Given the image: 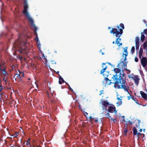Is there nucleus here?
<instances>
[{"label":"nucleus","instance_id":"nucleus-27","mask_svg":"<svg viewBox=\"0 0 147 147\" xmlns=\"http://www.w3.org/2000/svg\"><path fill=\"white\" fill-rule=\"evenodd\" d=\"M105 116L107 118H111V117L110 115V114L108 113H107L105 114Z\"/></svg>","mask_w":147,"mask_h":147},{"label":"nucleus","instance_id":"nucleus-6","mask_svg":"<svg viewBox=\"0 0 147 147\" xmlns=\"http://www.w3.org/2000/svg\"><path fill=\"white\" fill-rule=\"evenodd\" d=\"M125 61H124V59L123 61H122L117 65V67L120 68V69H121L123 71L125 70V68H127V63L125 62Z\"/></svg>","mask_w":147,"mask_h":147},{"label":"nucleus","instance_id":"nucleus-3","mask_svg":"<svg viewBox=\"0 0 147 147\" xmlns=\"http://www.w3.org/2000/svg\"><path fill=\"white\" fill-rule=\"evenodd\" d=\"M26 43L19 39H18L15 42V45L18 48L20 53H25V49L24 47L26 45Z\"/></svg>","mask_w":147,"mask_h":147},{"label":"nucleus","instance_id":"nucleus-16","mask_svg":"<svg viewBox=\"0 0 147 147\" xmlns=\"http://www.w3.org/2000/svg\"><path fill=\"white\" fill-rule=\"evenodd\" d=\"M59 84H61L62 82H65V81L62 77L60 76L59 75Z\"/></svg>","mask_w":147,"mask_h":147},{"label":"nucleus","instance_id":"nucleus-54","mask_svg":"<svg viewBox=\"0 0 147 147\" xmlns=\"http://www.w3.org/2000/svg\"><path fill=\"white\" fill-rule=\"evenodd\" d=\"M130 96H129V97H128V100H129V99H130Z\"/></svg>","mask_w":147,"mask_h":147},{"label":"nucleus","instance_id":"nucleus-33","mask_svg":"<svg viewBox=\"0 0 147 147\" xmlns=\"http://www.w3.org/2000/svg\"><path fill=\"white\" fill-rule=\"evenodd\" d=\"M142 135L143 136V137H142V138H143L145 136V135H144V134H141V133L138 132L137 134V136H138V135Z\"/></svg>","mask_w":147,"mask_h":147},{"label":"nucleus","instance_id":"nucleus-30","mask_svg":"<svg viewBox=\"0 0 147 147\" xmlns=\"http://www.w3.org/2000/svg\"><path fill=\"white\" fill-rule=\"evenodd\" d=\"M7 68V67L5 65L3 66V69L1 68V71H6Z\"/></svg>","mask_w":147,"mask_h":147},{"label":"nucleus","instance_id":"nucleus-42","mask_svg":"<svg viewBox=\"0 0 147 147\" xmlns=\"http://www.w3.org/2000/svg\"><path fill=\"white\" fill-rule=\"evenodd\" d=\"M142 55V54L139 53V56L140 59L141 58V57Z\"/></svg>","mask_w":147,"mask_h":147},{"label":"nucleus","instance_id":"nucleus-61","mask_svg":"<svg viewBox=\"0 0 147 147\" xmlns=\"http://www.w3.org/2000/svg\"><path fill=\"white\" fill-rule=\"evenodd\" d=\"M108 28L109 29H110L111 28V27H108Z\"/></svg>","mask_w":147,"mask_h":147},{"label":"nucleus","instance_id":"nucleus-53","mask_svg":"<svg viewBox=\"0 0 147 147\" xmlns=\"http://www.w3.org/2000/svg\"><path fill=\"white\" fill-rule=\"evenodd\" d=\"M56 73L58 74H59V71H57L56 72Z\"/></svg>","mask_w":147,"mask_h":147},{"label":"nucleus","instance_id":"nucleus-34","mask_svg":"<svg viewBox=\"0 0 147 147\" xmlns=\"http://www.w3.org/2000/svg\"><path fill=\"white\" fill-rule=\"evenodd\" d=\"M18 133H17L15 134L12 135V136H13V138L17 137L18 136V135L17 134Z\"/></svg>","mask_w":147,"mask_h":147},{"label":"nucleus","instance_id":"nucleus-52","mask_svg":"<svg viewBox=\"0 0 147 147\" xmlns=\"http://www.w3.org/2000/svg\"><path fill=\"white\" fill-rule=\"evenodd\" d=\"M139 131L140 132H141L142 131V129H140Z\"/></svg>","mask_w":147,"mask_h":147},{"label":"nucleus","instance_id":"nucleus-32","mask_svg":"<svg viewBox=\"0 0 147 147\" xmlns=\"http://www.w3.org/2000/svg\"><path fill=\"white\" fill-rule=\"evenodd\" d=\"M124 134H126L127 132V128H125L124 129Z\"/></svg>","mask_w":147,"mask_h":147},{"label":"nucleus","instance_id":"nucleus-46","mask_svg":"<svg viewBox=\"0 0 147 147\" xmlns=\"http://www.w3.org/2000/svg\"><path fill=\"white\" fill-rule=\"evenodd\" d=\"M103 90H101V91H100V94H99V95H101V94H102V92H103Z\"/></svg>","mask_w":147,"mask_h":147},{"label":"nucleus","instance_id":"nucleus-50","mask_svg":"<svg viewBox=\"0 0 147 147\" xmlns=\"http://www.w3.org/2000/svg\"><path fill=\"white\" fill-rule=\"evenodd\" d=\"M69 90H70V91H71V92H72L73 91V90L71 88H69Z\"/></svg>","mask_w":147,"mask_h":147},{"label":"nucleus","instance_id":"nucleus-47","mask_svg":"<svg viewBox=\"0 0 147 147\" xmlns=\"http://www.w3.org/2000/svg\"><path fill=\"white\" fill-rule=\"evenodd\" d=\"M19 59L21 60H22V59H23V57L21 56H20L19 57Z\"/></svg>","mask_w":147,"mask_h":147},{"label":"nucleus","instance_id":"nucleus-37","mask_svg":"<svg viewBox=\"0 0 147 147\" xmlns=\"http://www.w3.org/2000/svg\"><path fill=\"white\" fill-rule=\"evenodd\" d=\"M135 61L136 62H138V58L137 57H135L134 59Z\"/></svg>","mask_w":147,"mask_h":147},{"label":"nucleus","instance_id":"nucleus-8","mask_svg":"<svg viewBox=\"0 0 147 147\" xmlns=\"http://www.w3.org/2000/svg\"><path fill=\"white\" fill-rule=\"evenodd\" d=\"M134 76V75L133 74H132L130 75H129V78H131L134 81V82L135 84L138 86L139 84V79L138 78L137 76H134V78L132 77H131V76Z\"/></svg>","mask_w":147,"mask_h":147},{"label":"nucleus","instance_id":"nucleus-36","mask_svg":"<svg viewBox=\"0 0 147 147\" xmlns=\"http://www.w3.org/2000/svg\"><path fill=\"white\" fill-rule=\"evenodd\" d=\"M51 64H56V62L54 61L53 60H51Z\"/></svg>","mask_w":147,"mask_h":147},{"label":"nucleus","instance_id":"nucleus-49","mask_svg":"<svg viewBox=\"0 0 147 147\" xmlns=\"http://www.w3.org/2000/svg\"><path fill=\"white\" fill-rule=\"evenodd\" d=\"M89 118L90 119H93V118L91 116H90L89 117Z\"/></svg>","mask_w":147,"mask_h":147},{"label":"nucleus","instance_id":"nucleus-24","mask_svg":"<svg viewBox=\"0 0 147 147\" xmlns=\"http://www.w3.org/2000/svg\"><path fill=\"white\" fill-rule=\"evenodd\" d=\"M26 145L28 147H32V146H31L30 143L29 142V140H27L26 142Z\"/></svg>","mask_w":147,"mask_h":147},{"label":"nucleus","instance_id":"nucleus-62","mask_svg":"<svg viewBox=\"0 0 147 147\" xmlns=\"http://www.w3.org/2000/svg\"><path fill=\"white\" fill-rule=\"evenodd\" d=\"M98 121V120H95V121H96V122H97Z\"/></svg>","mask_w":147,"mask_h":147},{"label":"nucleus","instance_id":"nucleus-48","mask_svg":"<svg viewBox=\"0 0 147 147\" xmlns=\"http://www.w3.org/2000/svg\"><path fill=\"white\" fill-rule=\"evenodd\" d=\"M131 98L132 99L134 100H135L134 99H135V98L134 96H133Z\"/></svg>","mask_w":147,"mask_h":147},{"label":"nucleus","instance_id":"nucleus-23","mask_svg":"<svg viewBox=\"0 0 147 147\" xmlns=\"http://www.w3.org/2000/svg\"><path fill=\"white\" fill-rule=\"evenodd\" d=\"M140 40V38L138 37H136L135 38L136 44H139V41Z\"/></svg>","mask_w":147,"mask_h":147},{"label":"nucleus","instance_id":"nucleus-44","mask_svg":"<svg viewBox=\"0 0 147 147\" xmlns=\"http://www.w3.org/2000/svg\"><path fill=\"white\" fill-rule=\"evenodd\" d=\"M128 123L129 124H130V125H131L132 124L131 122L130 121H128Z\"/></svg>","mask_w":147,"mask_h":147},{"label":"nucleus","instance_id":"nucleus-25","mask_svg":"<svg viewBox=\"0 0 147 147\" xmlns=\"http://www.w3.org/2000/svg\"><path fill=\"white\" fill-rule=\"evenodd\" d=\"M147 47V41H145L144 42L143 47L144 49H145Z\"/></svg>","mask_w":147,"mask_h":147},{"label":"nucleus","instance_id":"nucleus-60","mask_svg":"<svg viewBox=\"0 0 147 147\" xmlns=\"http://www.w3.org/2000/svg\"><path fill=\"white\" fill-rule=\"evenodd\" d=\"M66 84L68 85V86H69V85L68 83H67V84Z\"/></svg>","mask_w":147,"mask_h":147},{"label":"nucleus","instance_id":"nucleus-51","mask_svg":"<svg viewBox=\"0 0 147 147\" xmlns=\"http://www.w3.org/2000/svg\"><path fill=\"white\" fill-rule=\"evenodd\" d=\"M69 90H70V91H71V92H72L73 91V90L71 88H69Z\"/></svg>","mask_w":147,"mask_h":147},{"label":"nucleus","instance_id":"nucleus-57","mask_svg":"<svg viewBox=\"0 0 147 147\" xmlns=\"http://www.w3.org/2000/svg\"><path fill=\"white\" fill-rule=\"evenodd\" d=\"M145 129H143V131L144 132H145Z\"/></svg>","mask_w":147,"mask_h":147},{"label":"nucleus","instance_id":"nucleus-55","mask_svg":"<svg viewBox=\"0 0 147 147\" xmlns=\"http://www.w3.org/2000/svg\"><path fill=\"white\" fill-rule=\"evenodd\" d=\"M122 117L123 118V119H124V116H122Z\"/></svg>","mask_w":147,"mask_h":147},{"label":"nucleus","instance_id":"nucleus-28","mask_svg":"<svg viewBox=\"0 0 147 147\" xmlns=\"http://www.w3.org/2000/svg\"><path fill=\"white\" fill-rule=\"evenodd\" d=\"M119 26L121 28H122L121 29H122L123 30V29H124V26L123 24L121 23L119 25Z\"/></svg>","mask_w":147,"mask_h":147},{"label":"nucleus","instance_id":"nucleus-56","mask_svg":"<svg viewBox=\"0 0 147 147\" xmlns=\"http://www.w3.org/2000/svg\"><path fill=\"white\" fill-rule=\"evenodd\" d=\"M71 88V87L70 86V85L69 86H68V88L69 89V88Z\"/></svg>","mask_w":147,"mask_h":147},{"label":"nucleus","instance_id":"nucleus-15","mask_svg":"<svg viewBox=\"0 0 147 147\" xmlns=\"http://www.w3.org/2000/svg\"><path fill=\"white\" fill-rule=\"evenodd\" d=\"M127 47H125V48L124 49V52H125V54L123 53V57H124V55H125V58L124 59V61H126L127 60L126 57H127V54L128 53L127 50Z\"/></svg>","mask_w":147,"mask_h":147},{"label":"nucleus","instance_id":"nucleus-20","mask_svg":"<svg viewBox=\"0 0 147 147\" xmlns=\"http://www.w3.org/2000/svg\"><path fill=\"white\" fill-rule=\"evenodd\" d=\"M145 36L143 34L142 32L141 33V40L142 42H143L145 39Z\"/></svg>","mask_w":147,"mask_h":147},{"label":"nucleus","instance_id":"nucleus-21","mask_svg":"<svg viewBox=\"0 0 147 147\" xmlns=\"http://www.w3.org/2000/svg\"><path fill=\"white\" fill-rule=\"evenodd\" d=\"M34 40L36 41V43H37L38 47H39V46H40V41L39 40L38 38V39H37L36 38H34Z\"/></svg>","mask_w":147,"mask_h":147},{"label":"nucleus","instance_id":"nucleus-38","mask_svg":"<svg viewBox=\"0 0 147 147\" xmlns=\"http://www.w3.org/2000/svg\"><path fill=\"white\" fill-rule=\"evenodd\" d=\"M6 64V63L5 62H3L2 63L1 65V66L2 65L3 66H5V64Z\"/></svg>","mask_w":147,"mask_h":147},{"label":"nucleus","instance_id":"nucleus-17","mask_svg":"<svg viewBox=\"0 0 147 147\" xmlns=\"http://www.w3.org/2000/svg\"><path fill=\"white\" fill-rule=\"evenodd\" d=\"M117 99L118 100V102H117V104H118V106L121 105L122 103V99L120 98L119 97H117Z\"/></svg>","mask_w":147,"mask_h":147},{"label":"nucleus","instance_id":"nucleus-58","mask_svg":"<svg viewBox=\"0 0 147 147\" xmlns=\"http://www.w3.org/2000/svg\"><path fill=\"white\" fill-rule=\"evenodd\" d=\"M102 64L103 65H105V63H102Z\"/></svg>","mask_w":147,"mask_h":147},{"label":"nucleus","instance_id":"nucleus-63","mask_svg":"<svg viewBox=\"0 0 147 147\" xmlns=\"http://www.w3.org/2000/svg\"><path fill=\"white\" fill-rule=\"evenodd\" d=\"M85 113H86V114L87 115H88V113L87 112H86Z\"/></svg>","mask_w":147,"mask_h":147},{"label":"nucleus","instance_id":"nucleus-9","mask_svg":"<svg viewBox=\"0 0 147 147\" xmlns=\"http://www.w3.org/2000/svg\"><path fill=\"white\" fill-rule=\"evenodd\" d=\"M141 65L144 67H146L147 64V58L145 57H142L141 60Z\"/></svg>","mask_w":147,"mask_h":147},{"label":"nucleus","instance_id":"nucleus-35","mask_svg":"<svg viewBox=\"0 0 147 147\" xmlns=\"http://www.w3.org/2000/svg\"><path fill=\"white\" fill-rule=\"evenodd\" d=\"M125 70L127 71V74H129L130 73L131 71L130 70L127 69V68H125Z\"/></svg>","mask_w":147,"mask_h":147},{"label":"nucleus","instance_id":"nucleus-40","mask_svg":"<svg viewBox=\"0 0 147 147\" xmlns=\"http://www.w3.org/2000/svg\"><path fill=\"white\" fill-rule=\"evenodd\" d=\"M5 77L4 76L3 79V81L4 80L5 82H6V78H5Z\"/></svg>","mask_w":147,"mask_h":147},{"label":"nucleus","instance_id":"nucleus-43","mask_svg":"<svg viewBox=\"0 0 147 147\" xmlns=\"http://www.w3.org/2000/svg\"><path fill=\"white\" fill-rule=\"evenodd\" d=\"M17 73H16V74H15V76H14V78H15V80H16V78H17V77H16V78H15V76H16V75H17V76H18V74H17Z\"/></svg>","mask_w":147,"mask_h":147},{"label":"nucleus","instance_id":"nucleus-18","mask_svg":"<svg viewBox=\"0 0 147 147\" xmlns=\"http://www.w3.org/2000/svg\"><path fill=\"white\" fill-rule=\"evenodd\" d=\"M133 131L134 136L137 135L138 132L137 129L135 127H133Z\"/></svg>","mask_w":147,"mask_h":147},{"label":"nucleus","instance_id":"nucleus-26","mask_svg":"<svg viewBox=\"0 0 147 147\" xmlns=\"http://www.w3.org/2000/svg\"><path fill=\"white\" fill-rule=\"evenodd\" d=\"M135 47L134 46L132 47L131 49V53L132 54H133L134 53L135 51Z\"/></svg>","mask_w":147,"mask_h":147},{"label":"nucleus","instance_id":"nucleus-59","mask_svg":"<svg viewBox=\"0 0 147 147\" xmlns=\"http://www.w3.org/2000/svg\"><path fill=\"white\" fill-rule=\"evenodd\" d=\"M115 43V41H113V43H113V44H114V43Z\"/></svg>","mask_w":147,"mask_h":147},{"label":"nucleus","instance_id":"nucleus-7","mask_svg":"<svg viewBox=\"0 0 147 147\" xmlns=\"http://www.w3.org/2000/svg\"><path fill=\"white\" fill-rule=\"evenodd\" d=\"M29 22H30L31 25V28L33 29L34 31V35L36 36V37L35 38H36L38 39V37L37 34L36 32V30H37V28L35 26V24H34L33 20H32V22L31 21H29Z\"/></svg>","mask_w":147,"mask_h":147},{"label":"nucleus","instance_id":"nucleus-4","mask_svg":"<svg viewBox=\"0 0 147 147\" xmlns=\"http://www.w3.org/2000/svg\"><path fill=\"white\" fill-rule=\"evenodd\" d=\"M119 76H120V78L119 77H118V78H118V79H119V80H120V81H118V82H120V81H121V79H123L124 80V81H125V83H124V85L125 86V89H123L125 91V92H127L128 93H129V91L128 90H129V86H128V84H127V83L126 82V77L125 76V74H121V72H120V74H119ZM122 84V83H121H121H119V85H121L122 86V85H121Z\"/></svg>","mask_w":147,"mask_h":147},{"label":"nucleus","instance_id":"nucleus-1","mask_svg":"<svg viewBox=\"0 0 147 147\" xmlns=\"http://www.w3.org/2000/svg\"><path fill=\"white\" fill-rule=\"evenodd\" d=\"M117 78V76L116 75H113L111 78V80H109L108 78L105 77L104 78V80L103 81V83L106 85H110L111 83L114 84V87L116 88L117 89H125V86L124 85L125 81L123 79H121L120 82H121L122 86L119 85V83L121 82H118V81H120Z\"/></svg>","mask_w":147,"mask_h":147},{"label":"nucleus","instance_id":"nucleus-64","mask_svg":"<svg viewBox=\"0 0 147 147\" xmlns=\"http://www.w3.org/2000/svg\"><path fill=\"white\" fill-rule=\"evenodd\" d=\"M102 55H103L104 54V53H102Z\"/></svg>","mask_w":147,"mask_h":147},{"label":"nucleus","instance_id":"nucleus-19","mask_svg":"<svg viewBox=\"0 0 147 147\" xmlns=\"http://www.w3.org/2000/svg\"><path fill=\"white\" fill-rule=\"evenodd\" d=\"M20 74L18 75V76H17V77H18L20 78L21 77H24V74L23 72H20Z\"/></svg>","mask_w":147,"mask_h":147},{"label":"nucleus","instance_id":"nucleus-12","mask_svg":"<svg viewBox=\"0 0 147 147\" xmlns=\"http://www.w3.org/2000/svg\"><path fill=\"white\" fill-rule=\"evenodd\" d=\"M114 72L116 73V74L115 75H116L117 76V78L118 79V77H119L120 78V77L121 76H119V74H120V71L121 72V69H119V68H114Z\"/></svg>","mask_w":147,"mask_h":147},{"label":"nucleus","instance_id":"nucleus-2","mask_svg":"<svg viewBox=\"0 0 147 147\" xmlns=\"http://www.w3.org/2000/svg\"><path fill=\"white\" fill-rule=\"evenodd\" d=\"M117 29H119V32L117 29L115 28H113L112 30L110 31V33L111 34L113 33V34H115V36L116 37H118L116 38L115 41V44L118 45V46L119 47L122 44V43H120L119 42L121 41V39L120 38L121 35L123 33L122 29H119V26H118L117 27Z\"/></svg>","mask_w":147,"mask_h":147},{"label":"nucleus","instance_id":"nucleus-5","mask_svg":"<svg viewBox=\"0 0 147 147\" xmlns=\"http://www.w3.org/2000/svg\"><path fill=\"white\" fill-rule=\"evenodd\" d=\"M27 0H24V11L23 13L26 15V17L28 18L29 21L32 22V19L30 16L29 14L27 11L28 5L27 2Z\"/></svg>","mask_w":147,"mask_h":147},{"label":"nucleus","instance_id":"nucleus-41","mask_svg":"<svg viewBox=\"0 0 147 147\" xmlns=\"http://www.w3.org/2000/svg\"><path fill=\"white\" fill-rule=\"evenodd\" d=\"M44 57V59L46 60V62H47V59L45 57L44 54H43V55H42V57Z\"/></svg>","mask_w":147,"mask_h":147},{"label":"nucleus","instance_id":"nucleus-10","mask_svg":"<svg viewBox=\"0 0 147 147\" xmlns=\"http://www.w3.org/2000/svg\"><path fill=\"white\" fill-rule=\"evenodd\" d=\"M102 67L103 68V69L101 70L100 74H102L104 77H107L108 76V73H107V74H103L105 72V71L106 69L107 68V65H105V66H104L103 65Z\"/></svg>","mask_w":147,"mask_h":147},{"label":"nucleus","instance_id":"nucleus-45","mask_svg":"<svg viewBox=\"0 0 147 147\" xmlns=\"http://www.w3.org/2000/svg\"><path fill=\"white\" fill-rule=\"evenodd\" d=\"M111 120L113 121L114 122H115V119H112L111 118Z\"/></svg>","mask_w":147,"mask_h":147},{"label":"nucleus","instance_id":"nucleus-29","mask_svg":"<svg viewBox=\"0 0 147 147\" xmlns=\"http://www.w3.org/2000/svg\"><path fill=\"white\" fill-rule=\"evenodd\" d=\"M139 44H136V50H138L139 49Z\"/></svg>","mask_w":147,"mask_h":147},{"label":"nucleus","instance_id":"nucleus-11","mask_svg":"<svg viewBox=\"0 0 147 147\" xmlns=\"http://www.w3.org/2000/svg\"><path fill=\"white\" fill-rule=\"evenodd\" d=\"M108 111L110 113L114 112L115 113H117V111L115 110V107L114 105L109 107Z\"/></svg>","mask_w":147,"mask_h":147},{"label":"nucleus","instance_id":"nucleus-13","mask_svg":"<svg viewBox=\"0 0 147 147\" xmlns=\"http://www.w3.org/2000/svg\"><path fill=\"white\" fill-rule=\"evenodd\" d=\"M100 103H101L105 107H107L109 104L108 102L106 101H103L102 99L101 100Z\"/></svg>","mask_w":147,"mask_h":147},{"label":"nucleus","instance_id":"nucleus-31","mask_svg":"<svg viewBox=\"0 0 147 147\" xmlns=\"http://www.w3.org/2000/svg\"><path fill=\"white\" fill-rule=\"evenodd\" d=\"M143 53V50L141 48H140L139 53L142 54Z\"/></svg>","mask_w":147,"mask_h":147},{"label":"nucleus","instance_id":"nucleus-39","mask_svg":"<svg viewBox=\"0 0 147 147\" xmlns=\"http://www.w3.org/2000/svg\"><path fill=\"white\" fill-rule=\"evenodd\" d=\"M144 34H147V29L144 30Z\"/></svg>","mask_w":147,"mask_h":147},{"label":"nucleus","instance_id":"nucleus-14","mask_svg":"<svg viewBox=\"0 0 147 147\" xmlns=\"http://www.w3.org/2000/svg\"><path fill=\"white\" fill-rule=\"evenodd\" d=\"M140 93L143 98L145 100H147V95L146 93L142 91H140Z\"/></svg>","mask_w":147,"mask_h":147},{"label":"nucleus","instance_id":"nucleus-22","mask_svg":"<svg viewBox=\"0 0 147 147\" xmlns=\"http://www.w3.org/2000/svg\"><path fill=\"white\" fill-rule=\"evenodd\" d=\"M2 74L5 76H6L9 75V74L6 71H2Z\"/></svg>","mask_w":147,"mask_h":147}]
</instances>
